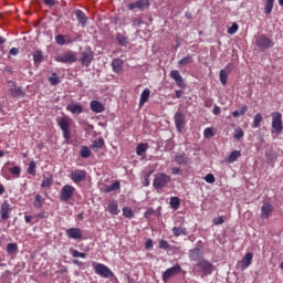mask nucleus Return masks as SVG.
<instances>
[{"label":"nucleus","instance_id":"obj_1","mask_svg":"<svg viewBox=\"0 0 283 283\" xmlns=\"http://www.w3.org/2000/svg\"><path fill=\"white\" fill-rule=\"evenodd\" d=\"M171 182V177L167 174H158L155 176V179L153 181V187L155 189H164V187H167Z\"/></svg>","mask_w":283,"mask_h":283},{"label":"nucleus","instance_id":"obj_2","mask_svg":"<svg viewBox=\"0 0 283 283\" xmlns=\"http://www.w3.org/2000/svg\"><path fill=\"white\" fill-rule=\"evenodd\" d=\"M282 132H283L282 113L274 112L272 113V134H282Z\"/></svg>","mask_w":283,"mask_h":283},{"label":"nucleus","instance_id":"obj_3","mask_svg":"<svg viewBox=\"0 0 283 283\" xmlns=\"http://www.w3.org/2000/svg\"><path fill=\"white\" fill-rule=\"evenodd\" d=\"M94 271L96 275H101V277H105V279L114 277V272H112V270L103 263L95 264Z\"/></svg>","mask_w":283,"mask_h":283},{"label":"nucleus","instance_id":"obj_4","mask_svg":"<svg viewBox=\"0 0 283 283\" xmlns=\"http://www.w3.org/2000/svg\"><path fill=\"white\" fill-rule=\"evenodd\" d=\"M74 191H76V189L73 186L71 185L63 186L60 195V200L62 202H69V200H72V197L74 196Z\"/></svg>","mask_w":283,"mask_h":283},{"label":"nucleus","instance_id":"obj_5","mask_svg":"<svg viewBox=\"0 0 283 283\" xmlns=\"http://www.w3.org/2000/svg\"><path fill=\"white\" fill-rule=\"evenodd\" d=\"M57 125H59L60 129L62 130L63 138L65 140H70V138H72V135L70 133V120H67V118H65V117H62L57 120Z\"/></svg>","mask_w":283,"mask_h":283},{"label":"nucleus","instance_id":"obj_6","mask_svg":"<svg viewBox=\"0 0 283 283\" xmlns=\"http://www.w3.org/2000/svg\"><path fill=\"white\" fill-rule=\"evenodd\" d=\"M80 61L84 67H90V65H92V61H94V51H92V48H86L82 52V57Z\"/></svg>","mask_w":283,"mask_h":283},{"label":"nucleus","instance_id":"obj_7","mask_svg":"<svg viewBox=\"0 0 283 283\" xmlns=\"http://www.w3.org/2000/svg\"><path fill=\"white\" fill-rule=\"evenodd\" d=\"M57 63H76V53L69 51L55 57Z\"/></svg>","mask_w":283,"mask_h":283},{"label":"nucleus","instance_id":"obj_8","mask_svg":"<svg viewBox=\"0 0 283 283\" xmlns=\"http://www.w3.org/2000/svg\"><path fill=\"white\" fill-rule=\"evenodd\" d=\"M180 271H182V268H180V265H175L172 268L167 269L163 273L164 282H169V280H171V277H176V275H178V273H180Z\"/></svg>","mask_w":283,"mask_h":283},{"label":"nucleus","instance_id":"obj_9","mask_svg":"<svg viewBox=\"0 0 283 283\" xmlns=\"http://www.w3.org/2000/svg\"><path fill=\"white\" fill-rule=\"evenodd\" d=\"M71 180H73L75 184L83 182L85 178H87V171L75 169L71 171Z\"/></svg>","mask_w":283,"mask_h":283},{"label":"nucleus","instance_id":"obj_10","mask_svg":"<svg viewBox=\"0 0 283 283\" xmlns=\"http://www.w3.org/2000/svg\"><path fill=\"white\" fill-rule=\"evenodd\" d=\"M149 6H151L149 0H137L128 4V10H148Z\"/></svg>","mask_w":283,"mask_h":283},{"label":"nucleus","instance_id":"obj_11","mask_svg":"<svg viewBox=\"0 0 283 283\" xmlns=\"http://www.w3.org/2000/svg\"><path fill=\"white\" fill-rule=\"evenodd\" d=\"M170 78H172L176 82L177 87H180L181 90H185V87H187V85L185 84V80L182 78V75H180V71H171Z\"/></svg>","mask_w":283,"mask_h":283},{"label":"nucleus","instance_id":"obj_12","mask_svg":"<svg viewBox=\"0 0 283 283\" xmlns=\"http://www.w3.org/2000/svg\"><path fill=\"white\" fill-rule=\"evenodd\" d=\"M255 43L260 48V50H269V48L273 46V41L266 38V35H261Z\"/></svg>","mask_w":283,"mask_h":283},{"label":"nucleus","instance_id":"obj_13","mask_svg":"<svg viewBox=\"0 0 283 283\" xmlns=\"http://www.w3.org/2000/svg\"><path fill=\"white\" fill-rule=\"evenodd\" d=\"M10 213H12V207L8 203V201H4L0 206L1 220H9L10 219Z\"/></svg>","mask_w":283,"mask_h":283},{"label":"nucleus","instance_id":"obj_14","mask_svg":"<svg viewBox=\"0 0 283 283\" xmlns=\"http://www.w3.org/2000/svg\"><path fill=\"white\" fill-rule=\"evenodd\" d=\"M197 266H199V269H201V271L206 273V275H211V273H213V265L207 260L199 261L197 263Z\"/></svg>","mask_w":283,"mask_h":283},{"label":"nucleus","instance_id":"obj_15","mask_svg":"<svg viewBox=\"0 0 283 283\" xmlns=\"http://www.w3.org/2000/svg\"><path fill=\"white\" fill-rule=\"evenodd\" d=\"M176 128L179 132H182L185 129V114L182 112H177L174 116Z\"/></svg>","mask_w":283,"mask_h":283},{"label":"nucleus","instance_id":"obj_16","mask_svg":"<svg viewBox=\"0 0 283 283\" xmlns=\"http://www.w3.org/2000/svg\"><path fill=\"white\" fill-rule=\"evenodd\" d=\"M67 238H71V240H82L83 239V232L78 228H70L66 230Z\"/></svg>","mask_w":283,"mask_h":283},{"label":"nucleus","instance_id":"obj_17","mask_svg":"<svg viewBox=\"0 0 283 283\" xmlns=\"http://www.w3.org/2000/svg\"><path fill=\"white\" fill-rule=\"evenodd\" d=\"M273 213V206L269 202H264L261 207V218L266 219Z\"/></svg>","mask_w":283,"mask_h":283},{"label":"nucleus","instance_id":"obj_18","mask_svg":"<svg viewBox=\"0 0 283 283\" xmlns=\"http://www.w3.org/2000/svg\"><path fill=\"white\" fill-rule=\"evenodd\" d=\"M251 262H253V253L248 252L240 262L242 271L249 269V266H251Z\"/></svg>","mask_w":283,"mask_h":283},{"label":"nucleus","instance_id":"obj_19","mask_svg":"<svg viewBox=\"0 0 283 283\" xmlns=\"http://www.w3.org/2000/svg\"><path fill=\"white\" fill-rule=\"evenodd\" d=\"M90 107L95 114H102V112H105V105L98 101H92Z\"/></svg>","mask_w":283,"mask_h":283},{"label":"nucleus","instance_id":"obj_20","mask_svg":"<svg viewBox=\"0 0 283 283\" xmlns=\"http://www.w3.org/2000/svg\"><path fill=\"white\" fill-rule=\"evenodd\" d=\"M75 15L82 28H85L87 25V15L82 10H76Z\"/></svg>","mask_w":283,"mask_h":283},{"label":"nucleus","instance_id":"obj_21","mask_svg":"<svg viewBox=\"0 0 283 283\" xmlns=\"http://www.w3.org/2000/svg\"><path fill=\"white\" fill-rule=\"evenodd\" d=\"M112 67L113 72H115L116 74H120V72H123V60L114 59L112 61Z\"/></svg>","mask_w":283,"mask_h":283},{"label":"nucleus","instance_id":"obj_22","mask_svg":"<svg viewBox=\"0 0 283 283\" xmlns=\"http://www.w3.org/2000/svg\"><path fill=\"white\" fill-rule=\"evenodd\" d=\"M66 109L71 112V114H83V106H81V104H69Z\"/></svg>","mask_w":283,"mask_h":283},{"label":"nucleus","instance_id":"obj_23","mask_svg":"<svg viewBox=\"0 0 283 283\" xmlns=\"http://www.w3.org/2000/svg\"><path fill=\"white\" fill-rule=\"evenodd\" d=\"M201 258H202V254L200 253V248H195V249L190 250L189 259L192 262H198V260H200Z\"/></svg>","mask_w":283,"mask_h":283},{"label":"nucleus","instance_id":"obj_24","mask_svg":"<svg viewBox=\"0 0 283 283\" xmlns=\"http://www.w3.org/2000/svg\"><path fill=\"white\" fill-rule=\"evenodd\" d=\"M172 233L175 238H180V235H187V228L185 227H174Z\"/></svg>","mask_w":283,"mask_h":283},{"label":"nucleus","instance_id":"obj_25","mask_svg":"<svg viewBox=\"0 0 283 283\" xmlns=\"http://www.w3.org/2000/svg\"><path fill=\"white\" fill-rule=\"evenodd\" d=\"M108 211L112 216H118V213H120V210H118V203H116V201H111L108 203Z\"/></svg>","mask_w":283,"mask_h":283},{"label":"nucleus","instance_id":"obj_26","mask_svg":"<svg viewBox=\"0 0 283 283\" xmlns=\"http://www.w3.org/2000/svg\"><path fill=\"white\" fill-rule=\"evenodd\" d=\"M33 62L34 65H40V63H43V52H41V50L33 52Z\"/></svg>","mask_w":283,"mask_h":283},{"label":"nucleus","instance_id":"obj_27","mask_svg":"<svg viewBox=\"0 0 283 283\" xmlns=\"http://www.w3.org/2000/svg\"><path fill=\"white\" fill-rule=\"evenodd\" d=\"M150 94H151V91H149V88H145L140 94L139 105L147 103L149 101Z\"/></svg>","mask_w":283,"mask_h":283},{"label":"nucleus","instance_id":"obj_28","mask_svg":"<svg viewBox=\"0 0 283 283\" xmlns=\"http://www.w3.org/2000/svg\"><path fill=\"white\" fill-rule=\"evenodd\" d=\"M175 160L178 165H187L189 163V158L185 154L176 155Z\"/></svg>","mask_w":283,"mask_h":283},{"label":"nucleus","instance_id":"obj_29","mask_svg":"<svg viewBox=\"0 0 283 283\" xmlns=\"http://www.w3.org/2000/svg\"><path fill=\"white\" fill-rule=\"evenodd\" d=\"M249 111V106L248 105H243L239 111H234L232 113L233 118H238L239 116H244V114H247V112Z\"/></svg>","mask_w":283,"mask_h":283},{"label":"nucleus","instance_id":"obj_30","mask_svg":"<svg viewBox=\"0 0 283 283\" xmlns=\"http://www.w3.org/2000/svg\"><path fill=\"white\" fill-rule=\"evenodd\" d=\"M104 145L105 140L103 138L96 139L93 142L92 149H94V151H98V149H103Z\"/></svg>","mask_w":283,"mask_h":283},{"label":"nucleus","instance_id":"obj_31","mask_svg":"<svg viewBox=\"0 0 283 283\" xmlns=\"http://www.w3.org/2000/svg\"><path fill=\"white\" fill-rule=\"evenodd\" d=\"M19 251V245L17 243H9L7 245V253L8 255H14Z\"/></svg>","mask_w":283,"mask_h":283},{"label":"nucleus","instance_id":"obj_32","mask_svg":"<svg viewBox=\"0 0 283 283\" xmlns=\"http://www.w3.org/2000/svg\"><path fill=\"white\" fill-rule=\"evenodd\" d=\"M80 156L82 158H90V156H92V150H90V147L83 146L80 150Z\"/></svg>","mask_w":283,"mask_h":283},{"label":"nucleus","instance_id":"obj_33","mask_svg":"<svg viewBox=\"0 0 283 283\" xmlns=\"http://www.w3.org/2000/svg\"><path fill=\"white\" fill-rule=\"evenodd\" d=\"M265 7H264V12L265 14H271L273 12V3H275V0H265Z\"/></svg>","mask_w":283,"mask_h":283},{"label":"nucleus","instance_id":"obj_34","mask_svg":"<svg viewBox=\"0 0 283 283\" xmlns=\"http://www.w3.org/2000/svg\"><path fill=\"white\" fill-rule=\"evenodd\" d=\"M117 189H120V182H118V181H116V182H114V184H112L109 186H106L105 192L109 193L112 191H116Z\"/></svg>","mask_w":283,"mask_h":283},{"label":"nucleus","instance_id":"obj_35","mask_svg":"<svg viewBox=\"0 0 283 283\" xmlns=\"http://www.w3.org/2000/svg\"><path fill=\"white\" fill-rule=\"evenodd\" d=\"M43 202H44L43 196L36 195L35 200L33 202L35 209H41V207H43Z\"/></svg>","mask_w":283,"mask_h":283},{"label":"nucleus","instance_id":"obj_36","mask_svg":"<svg viewBox=\"0 0 283 283\" xmlns=\"http://www.w3.org/2000/svg\"><path fill=\"white\" fill-rule=\"evenodd\" d=\"M10 92L12 96H15V97L23 96V90H21V87L11 86Z\"/></svg>","mask_w":283,"mask_h":283},{"label":"nucleus","instance_id":"obj_37","mask_svg":"<svg viewBox=\"0 0 283 283\" xmlns=\"http://www.w3.org/2000/svg\"><path fill=\"white\" fill-rule=\"evenodd\" d=\"M147 144H139L137 147H136V154L137 156H143V154H145L147 151Z\"/></svg>","mask_w":283,"mask_h":283},{"label":"nucleus","instance_id":"obj_38","mask_svg":"<svg viewBox=\"0 0 283 283\" xmlns=\"http://www.w3.org/2000/svg\"><path fill=\"white\" fill-rule=\"evenodd\" d=\"M171 209H178V207H180V198L178 197H171L170 198V202H169Z\"/></svg>","mask_w":283,"mask_h":283},{"label":"nucleus","instance_id":"obj_39","mask_svg":"<svg viewBox=\"0 0 283 283\" xmlns=\"http://www.w3.org/2000/svg\"><path fill=\"white\" fill-rule=\"evenodd\" d=\"M27 172L30 174V176H36V163L35 161H31L29 164Z\"/></svg>","mask_w":283,"mask_h":283},{"label":"nucleus","instance_id":"obj_40","mask_svg":"<svg viewBox=\"0 0 283 283\" xmlns=\"http://www.w3.org/2000/svg\"><path fill=\"white\" fill-rule=\"evenodd\" d=\"M239 156H241L240 150H233L232 153H230V155L228 157V163H235V160H238Z\"/></svg>","mask_w":283,"mask_h":283},{"label":"nucleus","instance_id":"obj_41","mask_svg":"<svg viewBox=\"0 0 283 283\" xmlns=\"http://www.w3.org/2000/svg\"><path fill=\"white\" fill-rule=\"evenodd\" d=\"M260 123H262V114L259 113V114L254 115L252 127L254 129H258V127H260Z\"/></svg>","mask_w":283,"mask_h":283},{"label":"nucleus","instance_id":"obj_42","mask_svg":"<svg viewBox=\"0 0 283 283\" xmlns=\"http://www.w3.org/2000/svg\"><path fill=\"white\" fill-rule=\"evenodd\" d=\"M219 78L223 85H227V81L229 78V75L227 74V70H221Z\"/></svg>","mask_w":283,"mask_h":283},{"label":"nucleus","instance_id":"obj_43","mask_svg":"<svg viewBox=\"0 0 283 283\" xmlns=\"http://www.w3.org/2000/svg\"><path fill=\"white\" fill-rule=\"evenodd\" d=\"M191 63H193V57H191V55H187L179 61V65H189Z\"/></svg>","mask_w":283,"mask_h":283},{"label":"nucleus","instance_id":"obj_44","mask_svg":"<svg viewBox=\"0 0 283 283\" xmlns=\"http://www.w3.org/2000/svg\"><path fill=\"white\" fill-rule=\"evenodd\" d=\"M49 83H51V85H59V83H61L59 75L53 73L52 76L49 77Z\"/></svg>","mask_w":283,"mask_h":283},{"label":"nucleus","instance_id":"obj_45","mask_svg":"<svg viewBox=\"0 0 283 283\" xmlns=\"http://www.w3.org/2000/svg\"><path fill=\"white\" fill-rule=\"evenodd\" d=\"M70 253L73 258H86V254L83 252H78V250L70 249Z\"/></svg>","mask_w":283,"mask_h":283},{"label":"nucleus","instance_id":"obj_46","mask_svg":"<svg viewBox=\"0 0 283 283\" xmlns=\"http://www.w3.org/2000/svg\"><path fill=\"white\" fill-rule=\"evenodd\" d=\"M123 216L125 218L132 219L134 217V211L132 210V208H128V207L123 208Z\"/></svg>","mask_w":283,"mask_h":283},{"label":"nucleus","instance_id":"obj_47","mask_svg":"<svg viewBox=\"0 0 283 283\" xmlns=\"http://www.w3.org/2000/svg\"><path fill=\"white\" fill-rule=\"evenodd\" d=\"M9 171L13 176H17V178H19V176H21V167H19V166H14V167L9 168Z\"/></svg>","mask_w":283,"mask_h":283},{"label":"nucleus","instance_id":"obj_48","mask_svg":"<svg viewBox=\"0 0 283 283\" xmlns=\"http://www.w3.org/2000/svg\"><path fill=\"white\" fill-rule=\"evenodd\" d=\"M116 39H117L119 45H127V38L125 35L117 33Z\"/></svg>","mask_w":283,"mask_h":283},{"label":"nucleus","instance_id":"obj_49","mask_svg":"<svg viewBox=\"0 0 283 283\" xmlns=\"http://www.w3.org/2000/svg\"><path fill=\"white\" fill-rule=\"evenodd\" d=\"M65 38H67V35L57 34L55 36V42L57 43V45H65Z\"/></svg>","mask_w":283,"mask_h":283},{"label":"nucleus","instance_id":"obj_50","mask_svg":"<svg viewBox=\"0 0 283 283\" xmlns=\"http://www.w3.org/2000/svg\"><path fill=\"white\" fill-rule=\"evenodd\" d=\"M41 187L43 188L52 187V177L44 178L42 180Z\"/></svg>","mask_w":283,"mask_h":283},{"label":"nucleus","instance_id":"obj_51","mask_svg":"<svg viewBox=\"0 0 283 283\" xmlns=\"http://www.w3.org/2000/svg\"><path fill=\"white\" fill-rule=\"evenodd\" d=\"M203 135H205V138H213L214 136L213 128H206L203 130Z\"/></svg>","mask_w":283,"mask_h":283},{"label":"nucleus","instance_id":"obj_52","mask_svg":"<svg viewBox=\"0 0 283 283\" xmlns=\"http://www.w3.org/2000/svg\"><path fill=\"white\" fill-rule=\"evenodd\" d=\"M159 249H164L165 251H168V249H171V245H169V242L166 240H161L159 242Z\"/></svg>","mask_w":283,"mask_h":283},{"label":"nucleus","instance_id":"obj_53","mask_svg":"<svg viewBox=\"0 0 283 283\" xmlns=\"http://www.w3.org/2000/svg\"><path fill=\"white\" fill-rule=\"evenodd\" d=\"M203 179L209 185H213V182H216V177L213 176V174H208Z\"/></svg>","mask_w":283,"mask_h":283},{"label":"nucleus","instance_id":"obj_54","mask_svg":"<svg viewBox=\"0 0 283 283\" xmlns=\"http://www.w3.org/2000/svg\"><path fill=\"white\" fill-rule=\"evenodd\" d=\"M244 137V130H242L241 128H238L235 132H234V138L235 140H240V138H243Z\"/></svg>","mask_w":283,"mask_h":283},{"label":"nucleus","instance_id":"obj_55","mask_svg":"<svg viewBox=\"0 0 283 283\" xmlns=\"http://www.w3.org/2000/svg\"><path fill=\"white\" fill-rule=\"evenodd\" d=\"M238 32V23H232L231 28L228 29V34H235Z\"/></svg>","mask_w":283,"mask_h":283},{"label":"nucleus","instance_id":"obj_56","mask_svg":"<svg viewBox=\"0 0 283 283\" xmlns=\"http://www.w3.org/2000/svg\"><path fill=\"white\" fill-rule=\"evenodd\" d=\"M213 224H224V217H217L213 219Z\"/></svg>","mask_w":283,"mask_h":283},{"label":"nucleus","instance_id":"obj_57","mask_svg":"<svg viewBox=\"0 0 283 283\" xmlns=\"http://www.w3.org/2000/svg\"><path fill=\"white\" fill-rule=\"evenodd\" d=\"M143 24V19H140V18H135L134 20H133V25L135 27V28H138V27H140Z\"/></svg>","mask_w":283,"mask_h":283},{"label":"nucleus","instance_id":"obj_58","mask_svg":"<svg viewBox=\"0 0 283 283\" xmlns=\"http://www.w3.org/2000/svg\"><path fill=\"white\" fill-rule=\"evenodd\" d=\"M265 156H266V163H273L276 158L275 155L269 154V153H266Z\"/></svg>","mask_w":283,"mask_h":283},{"label":"nucleus","instance_id":"obj_59","mask_svg":"<svg viewBox=\"0 0 283 283\" xmlns=\"http://www.w3.org/2000/svg\"><path fill=\"white\" fill-rule=\"evenodd\" d=\"M212 113L214 114V116H220V114H221V108H220V106L214 105V106H213V109H212Z\"/></svg>","mask_w":283,"mask_h":283},{"label":"nucleus","instance_id":"obj_60","mask_svg":"<svg viewBox=\"0 0 283 283\" xmlns=\"http://www.w3.org/2000/svg\"><path fill=\"white\" fill-rule=\"evenodd\" d=\"M154 248V241L151 239H148L146 241V249H153Z\"/></svg>","mask_w":283,"mask_h":283},{"label":"nucleus","instance_id":"obj_61","mask_svg":"<svg viewBox=\"0 0 283 283\" xmlns=\"http://www.w3.org/2000/svg\"><path fill=\"white\" fill-rule=\"evenodd\" d=\"M9 53L12 55V56H17V54H19V49L17 48H12Z\"/></svg>","mask_w":283,"mask_h":283},{"label":"nucleus","instance_id":"obj_62","mask_svg":"<svg viewBox=\"0 0 283 283\" xmlns=\"http://www.w3.org/2000/svg\"><path fill=\"white\" fill-rule=\"evenodd\" d=\"M45 6H55L56 4V0H43Z\"/></svg>","mask_w":283,"mask_h":283},{"label":"nucleus","instance_id":"obj_63","mask_svg":"<svg viewBox=\"0 0 283 283\" xmlns=\"http://www.w3.org/2000/svg\"><path fill=\"white\" fill-rule=\"evenodd\" d=\"M171 174H172L174 176H178V174H180V168L174 167V168L171 169Z\"/></svg>","mask_w":283,"mask_h":283},{"label":"nucleus","instance_id":"obj_64","mask_svg":"<svg viewBox=\"0 0 283 283\" xmlns=\"http://www.w3.org/2000/svg\"><path fill=\"white\" fill-rule=\"evenodd\" d=\"M182 97V91H176L175 98H181Z\"/></svg>","mask_w":283,"mask_h":283}]
</instances>
